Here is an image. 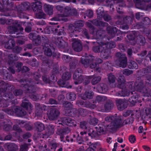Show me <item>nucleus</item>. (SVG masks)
<instances>
[{"mask_svg": "<svg viewBox=\"0 0 151 151\" xmlns=\"http://www.w3.org/2000/svg\"><path fill=\"white\" fill-rule=\"evenodd\" d=\"M19 82L21 84V86L23 87V89L27 93H32L35 91V89L34 86L36 84H38V82H34L33 80L26 78L20 79Z\"/></svg>", "mask_w": 151, "mask_h": 151, "instance_id": "obj_1", "label": "nucleus"}, {"mask_svg": "<svg viewBox=\"0 0 151 151\" xmlns=\"http://www.w3.org/2000/svg\"><path fill=\"white\" fill-rule=\"evenodd\" d=\"M78 13L75 9H72L70 7L66 6L64 9V13L58 14L51 19L52 20L60 21L64 20V18L69 15L77 16Z\"/></svg>", "mask_w": 151, "mask_h": 151, "instance_id": "obj_2", "label": "nucleus"}, {"mask_svg": "<svg viewBox=\"0 0 151 151\" xmlns=\"http://www.w3.org/2000/svg\"><path fill=\"white\" fill-rule=\"evenodd\" d=\"M104 12V9L102 7H100L98 8L97 10V17L99 18V19H97L92 20L91 22L94 25L100 27L108 26V24L107 23L102 21L100 20L103 18Z\"/></svg>", "mask_w": 151, "mask_h": 151, "instance_id": "obj_3", "label": "nucleus"}, {"mask_svg": "<svg viewBox=\"0 0 151 151\" xmlns=\"http://www.w3.org/2000/svg\"><path fill=\"white\" fill-rule=\"evenodd\" d=\"M94 60V56L92 55H89L81 58L79 62L82 64L84 68H87L89 66L90 63H92Z\"/></svg>", "mask_w": 151, "mask_h": 151, "instance_id": "obj_4", "label": "nucleus"}, {"mask_svg": "<svg viewBox=\"0 0 151 151\" xmlns=\"http://www.w3.org/2000/svg\"><path fill=\"white\" fill-rule=\"evenodd\" d=\"M135 82L136 90L143 94L145 92H146V91L148 89V87L145 86L143 80L138 79Z\"/></svg>", "mask_w": 151, "mask_h": 151, "instance_id": "obj_5", "label": "nucleus"}, {"mask_svg": "<svg viewBox=\"0 0 151 151\" xmlns=\"http://www.w3.org/2000/svg\"><path fill=\"white\" fill-rule=\"evenodd\" d=\"M7 29L9 32L13 34L17 32L18 30L23 31L24 30V28L21 27L17 21H15L13 23L12 25L8 27Z\"/></svg>", "mask_w": 151, "mask_h": 151, "instance_id": "obj_6", "label": "nucleus"}, {"mask_svg": "<svg viewBox=\"0 0 151 151\" xmlns=\"http://www.w3.org/2000/svg\"><path fill=\"white\" fill-rule=\"evenodd\" d=\"M117 60L119 62V66L123 68H125L127 65V59L125 55L120 52H117L116 55Z\"/></svg>", "mask_w": 151, "mask_h": 151, "instance_id": "obj_7", "label": "nucleus"}, {"mask_svg": "<svg viewBox=\"0 0 151 151\" xmlns=\"http://www.w3.org/2000/svg\"><path fill=\"white\" fill-rule=\"evenodd\" d=\"M52 41L59 48H64L68 45L67 42L63 40L62 37L60 38L58 36L53 37Z\"/></svg>", "mask_w": 151, "mask_h": 151, "instance_id": "obj_8", "label": "nucleus"}, {"mask_svg": "<svg viewBox=\"0 0 151 151\" xmlns=\"http://www.w3.org/2000/svg\"><path fill=\"white\" fill-rule=\"evenodd\" d=\"M29 38L32 40L33 43L35 46H38L41 44V37L40 35L35 33H31L29 35Z\"/></svg>", "mask_w": 151, "mask_h": 151, "instance_id": "obj_9", "label": "nucleus"}, {"mask_svg": "<svg viewBox=\"0 0 151 151\" xmlns=\"http://www.w3.org/2000/svg\"><path fill=\"white\" fill-rule=\"evenodd\" d=\"M0 92L4 93L7 89H11V91L14 89V86L9 83H5L2 81H0Z\"/></svg>", "mask_w": 151, "mask_h": 151, "instance_id": "obj_10", "label": "nucleus"}, {"mask_svg": "<svg viewBox=\"0 0 151 151\" xmlns=\"http://www.w3.org/2000/svg\"><path fill=\"white\" fill-rule=\"evenodd\" d=\"M61 121L63 124L70 127H76V122L70 117H63L61 119Z\"/></svg>", "mask_w": 151, "mask_h": 151, "instance_id": "obj_11", "label": "nucleus"}, {"mask_svg": "<svg viewBox=\"0 0 151 151\" xmlns=\"http://www.w3.org/2000/svg\"><path fill=\"white\" fill-rule=\"evenodd\" d=\"M31 7L30 3L27 1L24 2L17 7V11L20 13H22L24 11L29 10Z\"/></svg>", "mask_w": 151, "mask_h": 151, "instance_id": "obj_12", "label": "nucleus"}, {"mask_svg": "<svg viewBox=\"0 0 151 151\" xmlns=\"http://www.w3.org/2000/svg\"><path fill=\"white\" fill-rule=\"evenodd\" d=\"M116 102L118 109L120 111H122L127 108L128 104L125 100L121 99H117Z\"/></svg>", "mask_w": 151, "mask_h": 151, "instance_id": "obj_13", "label": "nucleus"}, {"mask_svg": "<svg viewBox=\"0 0 151 151\" xmlns=\"http://www.w3.org/2000/svg\"><path fill=\"white\" fill-rule=\"evenodd\" d=\"M51 150L53 151H63V145L59 143L50 142L49 145Z\"/></svg>", "mask_w": 151, "mask_h": 151, "instance_id": "obj_14", "label": "nucleus"}, {"mask_svg": "<svg viewBox=\"0 0 151 151\" xmlns=\"http://www.w3.org/2000/svg\"><path fill=\"white\" fill-rule=\"evenodd\" d=\"M74 83L75 85H78L81 83L85 79L84 76L82 75H79L74 73L73 76Z\"/></svg>", "mask_w": 151, "mask_h": 151, "instance_id": "obj_15", "label": "nucleus"}, {"mask_svg": "<svg viewBox=\"0 0 151 151\" xmlns=\"http://www.w3.org/2000/svg\"><path fill=\"white\" fill-rule=\"evenodd\" d=\"M60 112L59 111L55 108L52 109L50 110V112L48 116L50 120H51L56 119L59 116Z\"/></svg>", "mask_w": 151, "mask_h": 151, "instance_id": "obj_16", "label": "nucleus"}, {"mask_svg": "<svg viewBox=\"0 0 151 151\" xmlns=\"http://www.w3.org/2000/svg\"><path fill=\"white\" fill-rule=\"evenodd\" d=\"M111 126L113 127L111 128L112 129H115L120 127L123 126L122 120L118 118L115 117L111 123Z\"/></svg>", "mask_w": 151, "mask_h": 151, "instance_id": "obj_17", "label": "nucleus"}, {"mask_svg": "<svg viewBox=\"0 0 151 151\" xmlns=\"http://www.w3.org/2000/svg\"><path fill=\"white\" fill-rule=\"evenodd\" d=\"M80 134L81 136H79V134H77L76 136V135H73L74 138H75L76 142L79 144H83L84 141L83 139L86 137V131L81 132H80Z\"/></svg>", "mask_w": 151, "mask_h": 151, "instance_id": "obj_18", "label": "nucleus"}, {"mask_svg": "<svg viewBox=\"0 0 151 151\" xmlns=\"http://www.w3.org/2000/svg\"><path fill=\"white\" fill-rule=\"evenodd\" d=\"M70 131V129L68 128H64L58 129L57 132V134L59 135H60V138L61 139V141H64L63 140L64 137L63 135L69 133Z\"/></svg>", "mask_w": 151, "mask_h": 151, "instance_id": "obj_19", "label": "nucleus"}, {"mask_svg": "<svg viewBox=\"0 0 151 151\" xmlns=\"http://www.w3.org/2000/svg\"><path fill=\"white\" fill-rule=\"evenodd\" d=\"M12 0H2V2L4 4L7 5L6 9L7 10L11 11L15 9L14 3Z\"/></svg>", "mask_w": 151, "mask_h": 151, "instance_id": "obj_20", "label": "nucleus"}, {"mask_svg": "<svg viewBox=\"0 0 151 151\" xmlns=\"http://www.w3.org/2000/svg\"><path fill=\"white\" fill-rule=\"evenodd\" d=\"M100 56L105 60L107 59L110 54V50L108 48H103L100 52Z\"/></svg>", "mask_w": 151, "mask_h": 151, "instance_id": "obj_21", "label": "nucleus"}, {"mask_svg": "<svg viewBox=\"0 0 151 151\" xmlns=\"http://www.w3.org/2000/svg\"><path fill=\"white\" fill-rule=\"evenodd\" d=\"M10 123H12L9 119H4V121L2 122L1 124L3 126V128L4 130L5 131H8L12 129V127L9 125Z\"/></svg>", "mask_w": 151, "mask_h": 151, "instance_id": "obj_22", "label": "nucleus"}, {"mask_svg": "<svg viewBox=\"0 0 151 151\" xmlns=\"http://www.w3.org/2000/svg\"><path fill=\"white\" fill-rule=\"evenodd\" d=\"M132 94H134V95L131 97L130 98L128 101L132 106H134L137 103L138 98L139 97V96L138 93H133V92H131Z\"/></svg>", "mask_w": 151, "mask_h": 151, "instance_id": "obj_23", "label": "nucleus"}, {"mask_svg": "<svg viewBox=\"0 0 151 151\" xmlns=\"http://www.w3.org/2000/svg\"><path fill=\"white\" fill-rule=\"evenodd\" d=\"M130 93L129 91H128L126 88L122 89L121 91H119L115 94V95L117 96H129Z\"/></svg>", "mask_w": 151, "mask_h": 151, "instance_id": "obj_24", "label": "nucleus"}, {"mask_svg": "<svg viewBox=\"0 0 151 151\" xmlns=\"http://www.w3.org/2000/svg\"><path fill=\"white\" fill-rule=\"evenodd\" d=\"M5 147L7 148L8 151H17L18 149V146L13 143H7L4 145Z\"/></svg>", "mask_w": 151, "mask_h": 151, "instance_id": "obj_25", "label": "nucleus"}, {"mask_svg": "<svg viewBox=\"0 0 151 151\" xmlns=\"http://www.w3.org/2000/svg\"><path fill=\"white\" fill-rule=\"evenodd\" d=\"M104 123V122L102 123L101 124L98 125L97 127H95L97 131L100 134L101 133L104 132V130L106 131L107 128L109 126V125H105Z\"/></svg>", "mask_w": 151, "mask_h": 151, "instance_id": "obj_26", "label": "nucleus"}, {"mask_svg": "<svg viewBox=\"0 0 151 151\" xmlns=\"http://www.w3.org/2000/svg\"><path fill=\"white\" fill-rule=\"evenodd\" d=\"M15 109V113L18 116L22 117L26 114V112L22 107L16 106Z\"/></svg>", "mask_w": 151, "mask_h": 151, "instance_id": "obj_27", "label": "nucleus"}, {"mask_svg": "<svg viewBox=\"0 0 151 151\" xmlns=\"http://www.w3.org/2000/svg\"><path fill=\"white\" fill-rule=\"evenodd\" d=\"M94 95V93L91 91H86L84 94H81V98L83 100L86 99H91L93 98Z\"/></svg>", "mask_w": 151, "mask_h": 151, "instance_id": "obj_28", "label": "nucleus"}, {"mask_svg": "<svg viewBox=\"0 0 151 151\" xmlns=\"http://www.w3.org/2000/svg\"><path fill=\"white\" fill-rule=\"evenodd\" d=\"M114 104L112 101H107L104 105L105 110L106 111H110L113 108Z\"/></svg>", "mask_w": 151, "mask_h": 151, "instance_id": "obj_29", "label": "nucleus"}, {"mask_svg": "<svg viewBox=\"0 0 151 151\" xmlns=\"http://www.w3.org/2000/svg\"><path fill=\"white\" fill-rule=\"evenodd\" d=\"M72 46L74 50L77 52L81 51L82 49V45L78 41H76L73 42V43Z\"/></svg>", "mask_w": 151, "mask_h": 151, "instance_id": "obj_30", "label": "nucleus"}, {"mask_svg": "<svg viewBox=\"0 0 151 151\" xmlns=\"http://www.w3.org/2000/svg\"><path fill=\"white\" fill-rule=\"evenodd\" d=\"M35 129L38 132H41L44 129V124L39 122H37L34 123Z\"/></svg>", "mask_w": 151, "mask_h": 151, "instance_id": "obj_31", "label": "nucleus"}, {"mask_svg": "<svg viewBox=\"0 0 151 151\" xmlns=\"http://www.w3.org/2000/svg\"><path fill=\"white\" fill-rule=\"evenodd\" d=\"M139 74L142 76H144L151 73V66H148L139 71Z\"/></svg>", "mask_w": 151, "mask_h": 151, "instance_id": "obj_32", "label": "nucleus"}, {"mask_svg": "<svg viewBox=\"0 0 151 151\" xmlns=\"http://www.w3.org/2000/svg\"><path fill=\"white\" fill-rule=\"evenodd\" d=\"M108 86L106 84L101 83L98 86L97 89L101 93H104L108 90Z\"/></svg>", "mask_w": 151, "mask_h": 151, "instance_id": "obj_33", "label": "nucleus"}, {"mask_svg": "<svg viewBox=\"0 0 151 151\" xmlns=\"http://www.w3.org/2000/svg\"><path fill=\"white\" fill-rule=\"evenodd\" d=\"M15 45V42L13 39L9 40L8 41L4 42V47L6 48L11 49Z\"/></svg>", "mask_w": 151, "mask_h": 151, "instance_id": "obj_34", "label": "nucleus"}, {"mask_svg": "<svg viewBox=\"0 0 151 151\" xmlns=\"http://www.w3.org/2000/svg\"><path fill=\"white\" fill-rule=\"evenodd\" d=\"M45 11L48 15H50L52 14L53 8L52 6L49 5L45 4L44 6Z\"/></svg>", "mask_w": 151, "mask_h": 151, "instance_id": "obj_35", "label": "nucleus"}, {"mask_svg": "<svg viewBox=\"0 0 151 151\" xmlns=\"http://www.w3.org/2000/svg\"><path fill=\"white\" fill-rule=\"evenodd\" d=\"M105 46H104V44L102 45H95L92 47L93 51L95 52L98 53L101 52L103 48H105Z\"/></svg>", "mask_w": 151, "mask_h": 151, "instance_id": "obj_36", "label": "nucleus"}, {"mask_svg": "<svg viewBox=\"0 0 151 151\" xmlns=\"http://www.w3.org/2000/svg\"><path fill=\"white\" fill-rule=\"evenodd\" d=\"M66 97L67 100L70 101L74 100L76 98V95L73 92H69L66 95Z\"/></svg>", "mask_w": 151, "mask_h": 151, "instance_id": "obj_37", "label": "nucleus"}, {"mask_svg": "<svg viewBox=\"0 0 151 151\" xmlns=\"http://www.w3.org/2000/svg\"><path fill=\"white\" fill-rule=\"evenodd\" d=\"M21 106L23 108L27 109L29 107L31 108V104L26 98L23 100Z\"/></svg>", "mask_w": 151, "mask_h": 151, "instance_id": "obj_38", "label": "nucleus"}, {"mask_svg": "<svg viewBox=\"0 0 151 151\" xmlns=\"http://www.w3.org/2000/svg\"><path fill=\"white\" fill-rule=\"evenodd\" d=\"M35 17L38 19H45L46 15L43 12L42 9L39 12L35 13Z\"/></svg>", "mask_w": 151, "mask_h": 151, "instance_id": "obj_39", "label": "nucleus"}, {"mask_svg": "<svg viewBox=\"0 0 151 151\" xmlns=\"http://www.w3.org/2000/svg\"><path fill=\"white\" fill-rule=\"evenodd\" d=\"M128 67L130 69H137L138 68V66L137 64L134 61L131 60L129 62Z\"/></svg>", "mask_w": 151, "mask_h": 151, "instance_id": "obj_40", "label": "nucleus"}, {"mask_svg": "<svg viewBox=\"0 0 151 151\" xmlns=\"http://www.w3.org/2000/svg\"><path fill=\"white\" fill-rule=\"evenodd\" d=\"M108 76L109 84L111 86V84L114 83L115 82L116 77L112 73L108 74Z\"/></svg>", "mask_w": 151, "mask_h": 151, "instance_id": "obj_41", "label": "nucleus"}, {"mask_svg": "<svg viewBox=\"0 0 151 151\" xmlns=\"http://www.w3.org/2000/svg\"><path fill=\"white\" fill-rule=\"evenodd\" d=\"M57 28L55 27V28L53 29H54V33L56 34L59 35H64L65 34L64 30L63 29H59V25H57Z\"/></svg>", "mask_w": 151, "mask_h": 151, "instance_id": "obj_42", "label": "nucleus"}, {"mask_svg": "<svg viewBox=\"0 0 151 151\" xmlns=\"http://www.w3.org/2000/svg\"><path fill=\"white\" fill-rule=\"evenodd\" d=\"M16 106H13L11 108H7L3 110L8 114L10 115H13L16 112Z\"/></svg>", "mask_w": 151, "mask_h": 151, "instance_id": "obj_43", "label": "nucleus"}, {"mask_svg": "<svg viewBox=\"0 0 151 151\" xmlns=\"http://www.w3.org/2000/svg\"><path fill=\"white\" fill-rule=\"evenodd\" d=\"M63 106L65 109H71L73 108V105L72 103L67 101H63L62 103Z\"/></svg>", "mask_w": 151, "mask_h": 151, "instance_id": "obj_44", "label": "nucleus"}, {"mask_svg": "<svg viewBox=\"0 0 151 151\" xmlns=\"http://www.w3.org/2000/svg\"><path fill=\"white\" fill-rule=\"evenodd\" d=\"M88 135L90 136L92 138H97L100 134L97 131H95L93 129L90 130Z\"/></svg>", "mask_w": 151, "mask_h": 151, "instance_id": "obj_45", "label": "nucleus"}, {"mask_svg": "<svg viewBox=\"0 0 151 151\" xmlns=\"http://www.w3.org/2000/svg\"><path fill=\"white\" fill-rule=\"evenodd\" d=\"M43 49H44V52L46 55L50 57L52 55V52L48 46H44Z\"/></svg>", "mask_w": 151, "mask_h": 151, "instance_id": "obj_46", "label": "nucleus"}, {"mask_svg": "<svg viewBox=\"0 0 151 151\" xmlns=\"http://www.w3.org/2000/svg\"><path fill=\"white\" fill-rule=\"evenodd\" d=\"M141 23V25L143 27H144L151 24V21L149 18L145 17L142 19Z\"/></svg>", "mask_w": 151, "mask_h": 151, "instance_id": "obj_47", "label": "nucleus"}, {"mask_svg": "<svg viewBox=\"0 0 151 151\" xmlns=\"http://www.w3.org/2000/svg\"><path fill=\"white\" fill-rule=\"evenodd\" d=\"M3 96L5 98V100H8L14 98V96L11 92H6L4 94Z\"/></svg>", "mask_w": 151, "mask_h": 151, "instance_id": "obj_48", "label": "nucleus"}, {"mask_svg": "<svg viewBox=\"0 0 151 151\" xmlns=\"http://www.w3.org/2000/svg\"><path fill=\"white\" fill-rule=\"evenodd\" d=\"M54 131V126L50 124L47 126V133L48 135H50L53 134Z\"/></svg>", "mask_w": 151, "mask_h": 151, "instance_id": "obj_49", "label": "nucleus"}, {"mask_svg": "<svg viewBox=\"0 0 151 151\" xmlns=\"http://www.w3.org/2000/svg\"><path fill=\"white\" fill-rule=\"evenodd\" d=\"M104 44V46H106L105 48H108L110 50L111 49L114 48L116 46V43L114 42H107Z\"/></svg>", "mask_w": 151, "mask_h": 151, "instance_id": "obj_50", "label": "nucleus"}, {"mask_svg": "<svg viewBox=\"0 0 151 151\" xmlns=\"http://www.w3.org/2000/svg\"><path fill=\"white\" fill-rule=\"evenodd\" d=\"M105 1L107 6L109 7L110 11H113L114 9L113 7V4L114 3V1L112 0H106Z\"/></svg>", "mask_w": 151, "mask_h": 151, "instance_id": "obj_51", "label": "nucleus"}, {"mask_svg": "<svg viewBox=\"0 0 151 151\" xmlns=\"http://www.w3.org/2000/svg\"><path fill=\"white\" fill-rule=\"evenodd\" d=\"M127 38L130 41H132L133 43V45H134L136 43V42L134 40L135 39V35L132 32H131L127 35Z\"/></svg>", "mask_w": 151, "mask_h": 151, "instance_id": "obj_52", "label": "nucleus"}, {"mask_svg": "<svg viewBox=\"0 0 151 151\" xmlns=\"http://www.w3.org/2000/svg\"><path fill=\"white\" fill-rule=\"evenodd\" d=\"M55 28V27L53 26L47 27H46L44 29V33L47 34H50L52 32L54 33V29H53Z\"/></svg>", "mask_w": 151, "mask_h": 151, "instance_id": "obj_53", "label": "nucleus"}, {"mask_svg": "<svg viewBox=\"0 0 151 151\" xmlns=\"http://www.w3.org/2000/svg\"><path fill=\"white\" fill-rule=\"evenodd\" d=\"M107 99V98L106 96H96L95 100L98 103H101L105 101Z\"/></svg>", "mask_w": 151, "mask_h": 151, "instance_id": "obj_54", "label": "nucleus"}, {"mask_svg": "<svg viewBox=\"0 0 151 151\" xmlns=\"http://www.w3.org/2000/svg\"><path fill=\"white\" fill-rule=\"evenodd\" d=\"M101 79V77L100 76L94 77L91 81L92 84L94 85L99 83Z\"/></svg>", "mask_w": 151, "mask_h": 151, "instance_id": "obj_55", "label": "nucleus"}, {"mask_svg": "<svg viewBox=\"0 0 151 151\" xmlns=\"http://www.w3.org/2000/svg\"><path fill=\"white\" fill-rule=\"evenodd\" d=\"M84 106L86 108L93 109L96 107L95 104H91L88 101H86L84 102Z\"/></svg>", "mask_w": 151, "mask_h": 151, "instance_id": "obj_56", "label": "nucleus"}, {"mask_svg": "<svg viewBox=\"0 0 151 151\" xmlns=\"http://www.w3.org/2000/svg\"><path fill=\"white\" fill-rule=\"evenodd\" d=\"M78 113L80 115L84 116L87 115L88 111L86 109L81 108L78 109Z\"/></svg>", "mask_w": 151, "mask_h": 151, "instance_id": "obj_57", "label": "nucleus"}, {"mask_svg": "<svg viewBox=\"0 0 151 151\" xmlns=\"http://www.w3.org/2000/svg\"><path fill=\"white\" fill-rule=\"evenodd\" d=\"M108 32L111 35H114L116 34L117 31V29L116 27H108L107 28Z\"/></svg>", "mask_w": 151, "mask_h": 151, "instance_id": "obj_58", "label": "nucleus"}, {"mask_svg": "<svg viewBox=\"0 0 151 151\" xmlns=\"http://www.w3.org/2000/svg\"><path fill=\"white\" fill-rule=\"evenodd\" d=\"M129 88L133 92L136 90V82L134 81L129 82L127 85Z\"/></svg>", "mask_w": 151, "mask_h": 151, "instance_id": "obj_59", "label": "nucleus"}, {"mask_svg": "<svg viewBox=\"0 0 151 151\" xmlns=\"http://www.w3.org/2000/svg\"><path fill=\"white\" fill-rule=\"evenodd\" d=\"M71 76L70 73L66 72L63 74L62 78L65 81H67L70 78Z\"/></svg>", "mask_w": 151, "mask_h": 151, "instance_id": "obj_60", "label": "nucleus"}, {"mask_svg": "<svg viewBox=\"0 0 151 151\" xmlns=\"http://www.w3.org/2000/svg\"><path fill=\"white\" fill-rule=\"evenodd\" d=\"M41 43L42 45L47 44L49 43V40L48 38L45 35H43L41 38Z\"/></svg>", "mask_w": 151, "mask_h": 151, "instance_id": "obj_61", "label": "nucleus"}, {"mask_svg": "<svg viewBox=\"0 0 151 151\" xmlns=\"http://www.w3.org/2000/svg\"><path fill=\"white\" fill-rule=\"evenodd\" d=\"M84 22L82 20H78L75 22L74 26L75 28H78L82 27L84 25Z\"/></svg>", "mask_w": 151, "mask_h": 151, "instance_id": "obj_62", "label": "nucleus"}, {"mask_svg": "<svg viewBox=\"0 0 151 151\" xmlns=\"http://www.w3.org/2000/svg\"><path fill=\"white\" fill-rule=\"evenodd\" d=\"M145 92L144 94V96L145 97H148V98L146 99L147 100V101H149L151 99V89L149 90V88L148 87V89Z\"/></svg>", "mask_w": 151, "mask_h": 151, "instance_id": "obj_63", "label": "nucleus"}, {"mask_svg": "<svg viewBox=\"0 0 151 151\" xmlns=\"http://www.w3.org/2000/svg\"><path fill=\"white\" fill-rule=\"evenodd\" d=\"M14 95L16 96L22 95L23 93V91L21 89H16L13 91Z\"/></svg>", "mask_w": 151, "mask_h": 151, "instance_id": "obj_64", "label": "nucleus"}]
</instances>
